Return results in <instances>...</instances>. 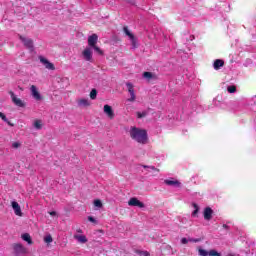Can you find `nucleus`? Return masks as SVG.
Here are the masks:
<instances>
[{
    "label": "nucleus",
    "instance_id": "obj_8",
    "mask_svg": "<svg viewBox=\"0 0 256 256\" xmlns=\"http://www.w3.org/2000/svg\"><path fill=\"white\" fill-rule=\"evenodd\" d=\"M30 93L35 101H43V96H41V93H39L37 86L32 85L30 87Z\"/></svg>",
    "mask_w": 256,
    "mask_h": 256
},
{
    "label": "nucleus",
    "instance_id": "obj_33",
    "mask_svg": "<svg viewBox=\"0 0 256 256\" xmlns=\"http://www.w3.org/2000/svg\"><path fill=\"white\" fill-rule=\"evenodd\" d=\"M12 147H13V149H19V147H21V143H19V142H13V143H12Z\"/></svg>",
    "mask_w": 256,
    "mask_h": 256
},
{
    "label": "nucleus",
    "instance_id": "obj_22",
    "mask_svg": "<svg viewBox=\"0 0 256 256\" xmlns=\"http://www.w3.org/2000/svg\"><path fill=\"white\" fill-rule=\"evenodd\" d=\"M143 78L146 79V81H151V79H155V76L151 72H144Z\"/></svg>",
    "mask_w": 256,
    "mask_h": 256
},
{
    "label": "nucleus",
    "instance_id": "obj_3",
    "mask_svg": "<svg viewBox=\"0 0 256 256\" xmlns=\"http://www.w3.org/2000/svg\"><path fill=\"white\" fill-rule=\"evenodd\" d=\"M82 57L84 61H89V63H93V48L86 47L82 51Z\"/></svg>",
    "mask_w": 256,
    "mask_h": 256
},
{
    "label": "nucleus",
    "instance_id": "obj_24",
    "mask_svg": "<svg viewBox=\"0 0 256 256\" xmlns=\"http://www.w3.org/2000/svg\"><path fill=\"white\" fill-rule=\"evenodd\" d=\"M194 211L192 212V217H197V214L199 213V206L196 203H193Z\"/></svg>",
    "mask_w": 256,
    "mask_h": 256
},
{
    "label": "nucleus",
    "instance_id": "obj_17",
    "mask_svg": "<svg viewBox=\"0 0 256 256\" xmlns=\"http://www.w3.org/2000/svg\"><path fill=\"white\" fill-rule=\"evenodd\" d=\"M79 107H89L91 105V101L88 98H82L78 100Z\"/></svg>",
    "mask_w": 256,
    "mask_h": 256
},
{
    "label": "nucleus",
    "instance_id": "obj_39",
    "mask_svg": "<svg viewBox=\"0 0 256 256\" xmlns=\"http://www.w3.org/2000/svg\"><path fill=\"white\" fill-rule=\"evenodd\" d=\"M58 81H65V78H58Z\"/></svg>",
    "mask_w": 256,
    "mask_h": 256
},
{
    "label": "nucleus",
    "instance_id": "obj_34",
    "mask_svg": "<svg viewBox=\"0 0 256 256\" xmlns=\"http://www.w3.org/2000/svg\"><path fill=\"white\" fill-rule=\"evenodd\" d=\"M190 241H189V239H187V238H182L181 239V243H182V245H187V243H189Z\"/></svg>",
    "mask_w": 256,
    "mask_h": 256
},
{
    "label": "nucleus",
    "instance_id": "obj_23",
    "mask_svg": "<svg viewBox=\"0 0 256 256\" xmlns=\"http://www.w3.org/2000/svg\"><path fill=\"white\" fill-rule=\"evenodd\" d=\"M93 204L96 209H101L103 207V202H101L99 199L94 200Z\"/></svg>",
    "mask_w": 256,
    "mask_h": 256
},
{
    "label": "nucleus",
    "instance_id": "obj_27",
    "mask_svg": "<svg viewBox=\"0 0 256 256\" xmlns=\"http://www.w3.org/2000/svg\"><path fill=\"white\" fill-rule=\"evenodd\" d=\"M90 98L91 99H97V90L96 89H92L90 92Z\"/></svg>",
    "mask_w": 256,
    "mask_h": 256
},
{
    "label": "nucleus",
    "instance_id": "obj_36",
    "mask_svg": "<svg viewBox=\"0 0 256 256\" xmlns=\"http://www.w3.org/2000/svg\"><path fill=\"white\" fill-rule=\"evenodd\" d=\"M49 215H51V217H56L57 216V212L51 211V212H49Z\"/></svg>",
    "mask_w": 256,
    "mask_h": 256
},
{
    "label": "nucleus",
    "instance_id": "obj_7",
    "mask_svg": "<svg viewBox=\"0 0 256 256\" xmlns=\"http://www.w3.org/2000/svg\"><path fill=\"white\" fill-rule=\"evenodd\" d=\"M40 63L45 66V69H48V71H55V65L49 60L43 56L38 57Z\"/></svg>",
    "mask_w": 256,
    "mask_h": 256
},
{
    "label": "nucleus",
    "instance_id": "obj_15",
    "mask_svg": "<svg viewBox=\"0 0 256 256\" xmlns=\"http://www.w3.org/2000/svg\"><path fill=\"white\" fill-rule=\"evenodd\" d=\"M164 183L166 185H169L170 187H181V182H179V180H176V179H167L164 181Z\"/></svg>",
    "mask_w": 256,
    "mask_h": 256
},
{
    "label": "nucleus",
    "instance_id": "obj_21",
    "mask_svg": "<svg viewBox=\"0 0 256 256\" xmlns=\"http://www.w3.org/2000/svg\"><path fill=\"white\" fill-rule=\"evenodd\" d=\"M23 241H27L28 245H33V240L31 239V235L29 233L22 234Z\"/></svg>",
    "mask_w": 256,
    "mask_h": 256
},
{
    "label": "nucleus",
    "instance_id": "obj_2",
    "mask_svg": "<svg viewBox=\"0 0 256 256\" xmlns=\"http://www.w3.org/2000/svg\"><path fill=\"white\" fill-rule=\"evenodd\" d=\"M97 41H99V36L97 34H92L88 37V47L94 49L98 55H103V50L97 46Z\"/></svg>",
    "mask_w": 256,
    "mask_h": 256
},
{
    "label": "nucleus",
    "instance_id": "obj_29",
    "mask_svg": "<svg viewBox=\"0 0 256 256\" xmlns=\"http://www.w3.org/2000/svg\"><path fill=\"white\" fill-rule=\"evenodd\" d=\"M136 253L140 256H151V254H149L147 251L137 250Z\"/></svg>",
    "mask_w": 256,
    "mask_h": 256
},
{
    "label": "nucleus",
    "instance_id": "obj_6",
    "mask_svg": "<svg viewBox=\"0 0 256 256\" xmlns=\"http://www.w3.org/2000/svg\"><path fill=\"white\" fill-rule=\"evenodd\" d=\"M123 31H124L125 35L127 37H129L133 49H137V38L135 37V35H133V33H131V31H129V28H127V27H124Z\"/></svg>",
    "mask_w": 256,
    "mask_h": 256
},
{
    "label": "nucleus",
    "instance_id": "obj_20",
    "mask_svg": "<svg viewBox=\"0 0 256 256\" xmlns=\"http://www.w3.org/2000/svg\"><path fill=\"white\" fill-rule=\"evenodd\" d=\"M33 127L36 128L38 131L43 129V120H39V119L34 120Z\"/></svg>",
    "mask_w": 256,
    "mask_h": 256
},
{
    "label": "nucleus",
    "instance_id": "obj_28",
    "mask_svg": "<svg viewBox=\"0 0 256 256\" xmlns=\"http://www.w3.org/2000/svg\"><path fill=\"white\" fill-rule=\"evenodd\" d=\"M138 119H143V117H147V111L137 112Z\"/></svg>",
    "mask_w": 256,
    "mask_h": 256
},
{
    "label": "nucleus",
    "instance_id": "obj_5",
    "mask_svg": "<svg viewBox=\"0 0 256 256\" xmlns=\"http://www.w3.org/2000/svg\"><path fill=\"white\" fill-rule=\"evenodd\" d=\"M198 255L199 256H221V253L217 252V250H205L201 247H198Z\"/></svg>",
    "mask_w": 256,
    "mask_h": 256
},
{
    "label": "nucleus",
    "instance_id": "obj_30",
    "mask_svg": "<svg viewBox=\"0 0 256 256\" xmlns=\"http://www.w3.org/2000/svg\"><path fill=\"white\" fill-rule=\"evenodd\" d=\"M227 91L228 93H235V91H237V88L235 86H228Z\"/></svg>",
    "mask_w": 256,
    "mask_h": 256
},
{
    "label": "nucleus",
    "instance_id": "obj_10",
    "mask_svg": "<svg viewBox=\"0 0 256 256\" xmlns=\"http://www.w3.org/2000/svg\"><path fill=\"white\" fill-rule=\"evenodd\" d=\"M19 39H20V41H22V43H24V46L26 49L33 51V40L31 38L19 36Z\"/></svg>",
    "mask_w": 256,
    "mask_h": 256
},
{
    "label": "nucleus",
    "instance_id": "obj_25",
    "mask_svg": "<svg viewBox=\"0 0 256 256\" xmlns=\"http://www.w3.org/2000/svg\"><path fill=\"white\" fill-rule=\"evenodd\" d=\"M143 169H148V171H157L159 172V169L155 168V166H147V165H142Z\"/></svg>",
    "mask_w": 256,
    "mask_h": 256
},
{
    "label": "nucleus",
    "instance_id": "obj_19",
    "mask_svg": "<svg viewBox=\"0 0 256 256\" xmlns=\"http://www.w3.org/2000/svg\"><path fill=\"white\" fill-rule=\"evenodd\" d=\"M74 239L78 241V243H87V236L81 234H75Z\"/></svg>",
    "mask_w": 256,
    "mask_h": 256
},
{
    "label": "nucleus",
    "instance_id": "obj_40",
    "mask_svg": "<svg viewBox=\"0 0 256 256\" xmlns=\"http://www.w3.org/2000/svg\"><path fill=\"white\" fill-rule=\"evenodd\" d=\"M78 233H81V230H78Z\"/></svg>",
    "mask_w": 256,
    "mask_h": 256
},
{
    "label": "nucleus",
    "instance_id": "obj_37",
    "mask_svg": "<svg viewBox=\"0 0 256 256\" xmlns=\"http://www.w3.org/2000/svg\"><path fill=\"white\" fill-rule=\"evenodd\" d=\"M127 3H129L130 5H136L135 0H127Z\"/></svg>",
    "mask_w": 256,
    "mask_h": 256
},
{
    "label": "nucleus",
    "instance_id": "obj_35",
    "mask_svg": "<svg viewBox=\"0 0 256 256\" xmlns=\"http://www.w3.org/2000/svg\"><path fill=\"white\" fill-rule=\"evenodd\" d=\"M88 221H90V223H97V220H95V218H93V216H89Z\"/></svg>",
    "mask_w": 256,
    "mask_h": 256
},
{
    "label": "nucleus",
    "instance_id": "obj_11",
    "mask_svg": "<svg viewBox=\"0 0 256 256\" xmlns=\"http://www.w3.org/2000/svg\"><path fill=\"white\" fill-rule=\"evenodd\" d=\"M13 249L17 255L27 254V249L25 248V246H23V244H19V243L14 244Z\"/></svg>",
    "mask_w": 256,
    "mask_h": 256
},
{
    "label": "nucleus",
    "instance_id": "obj_26",
    "mask_svg": "<svg viewBox=\"0 0 256 256\" xmlns=\"http://www.w3.org/2000/svg\"><path fill=\"white\" fill-rule=\"evenodd\" d=\"M44 242L45 243H53V237L51 236V234H48L44 237Z\"/></svg>",
    "mask_w": 256,
    "mask_h": 256
},
{
    "label": "nucleus",
    "instance_id": "obj_9",
    "mask_svg": "<svg viewBox=\"0 0 256 256\" xmlns=\"http://www.w3.org/2000/svg\"><path fill=\"white\" fill-rule=\"evenodd\" d=\"M128 205L129 207H139V209H143V207H145V204L139 201L136 197L130 198Z\"/></svg>",
    "mask_w": 256,
    "mask_h": 256
},
{
    "label": "nucleus",
    "instance_id": "obj_1",
    "mask_svg": "<svg viewBox=\"0 0 256 256\" xmlns=\"http://www.w3.org/2000/svg\"><path fill=\"white\" fill-rule=\"evenodd\" d=\"M129 135L133 141H136V143H140V145H147V141L149 139L147 130L138 127H131Z\"/></svg>",
    "mask_w": 256,
    "mask_h": 256
},
{
    "label": "nucleus",
    "instance_id": "obj_18",
    "mask_svg": "<svg viewBox=\"0 0 256 256\" xmlns=\"http://www.w3.org/2000/svg\"><path fill=\"white\" fill-rule=\"evenodd\" d=\"M223 65H225V62L221 59H217L214 61L213 67L216 71H219Z\"/></svg>",
    "mask_w": 256,
    "mask_h": 256
},
{
    "label": "nucleus",
    "instance_id": "obj_12",
    "mask_svg": "<svg viewBox=\"0 0 256 256\" xmlns=\"http://www.w3.org/2000/svg\"><path fill=\"white\" fill-rule=\"evenodd\" d=\"M10 96H11L13 103L16 104L17 107H25V102H23V100H21V98H17L15 93L10 92Z\"/></svg>",
    "mask_w": 256,
    "mask_h": 256
},
{
    "label": "nucleus",
    "instance_id": "obj_4",
    "mask_svg": "<svg viewBox=\"0 0 256 256\" xmlns=\"http://www.w3.org/2000/svg\"><path fill=\"white\" fill-rule=\"evenodd\" d=\"M127 91L130 95V98H128V101L130 103H133L135 99H137V96L135 95V86L131 82L126 83Z\"/></svg>",
    "mask_w": 256,
    "mask_h": 256
},
{
    "label": "nucleus",
    "instance_id": "obj_14",
    "mask_svg": "<svg viewBox=\"0 0 256 256\" xmlns=\"http://www.w3.org/2000/svg\"><path fill=\"white\" fill-rule=\"evenodd\" d=\"M11 205L15 215L18 217H23V212L21 211V206H19V203L13 201Z\"/></svg>",
    "mask_w": 256,
    "mask_h": 256
},
{
    "label": "nucleus",
    "instance_id": "obj_38",
    "mask_svg": "<svg viewBox=\"0 0 256 256\" xmlns=\"http://www.w3.org/2000/svg\"><path fill=\"white\" fill-rule=\"evenodd\" d=\"M10 127H13V124L8 120V122H6Z\"/></svg>",
    "mask_w": 256,
    "mask_h": 256
},
{
    "label": "nucleus",
    "instance_id": "obj_31",
    "mask_svg": "<svg viewBox=\"0 0 256 256\" xmlns=\"http://www.w3.org/2000/svg\"><path fill=\"white\" fill-rule=\"evenodd\" d=\"M0 118H1L2 121H4L5 123H9V119H7V116H5V114H3V112H0Z\"/></svg>",
    "mask_w": 256,
    "mask_h": 256
},
{
    "label": "nucleus",
    "instance_id": "obj_32",
    "mask_svg": "<svg viewBox=\"0 0 256 256\" xmlns=\"http://www.w3.org/2000/svg\"><path fill=\"white\" fill-rule=\"evenodd\" d=\"M190 243H199L201 242V238H189Z\"/></svg>",
    "mask_w": 256,
    "mask_h": 256
},
{
    "label": "nucleus",
    "instance_id": "obj_13",
    "mask_svg": "<svg viewBox=\"0 0 256 256\" xmlns=\"http://www.w3.org/2000/svg\"><path fill=\"white\" fill-rule=\"evenodd\" d=\"M104 113L107 115L108 119L115 118V112H113V108L108 104L104 105Z\"/></svg>",
    "mask_w": 256,
    "mask_h": 256
},
{
    "label": "nucleus",
    "instance_id": "obj_16",
    "mask_svg": "<svg viewBox=\"0 0 256 256\" xmlns=\"http://www.w3.org/2000/svg\"><path fill=\"white\" fill-rule=\"evenodd\" d=\"M213 217V209L207 207L204 209V219L206 221H211V218Z\"/></svg>",
    "mask_w": 256,
    "mask_h": 256
}]
</instances>
